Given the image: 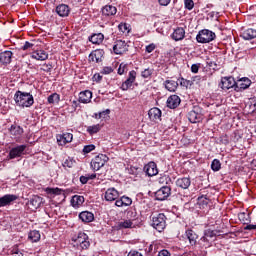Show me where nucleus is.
I'll use <instances>...</instances> for the list:
<instances>
[{"mask_svg": "<svg viewBox=\"0 0 256 256\" xmlns=\"http://www.w3.org/2000/svg\"><path fill=\"white\" fill-rule=\"evenodd\" d=\"M127 218L129 221H136L137 220V209L133 208L127 211Z\"/></svg>", "mask_w": 256, "mask_h": 256, "instance_id": "nucleus-46", "label": "nucleus"}, {"mask_svg": "<svg viewBox=\"0 0 256 256\" xmlns=\"http://www.w3.org/2000/svg\"><path fill=\"white\" fill-rule=\"evenodd\" d=\"M103 59H105V51L103 49L93 50L89 56V63H103Z\"/></svg>", "mask_w": 256, "mask_h": 256, "instance_id": "nucleus-8", "label": "nucleus"}, {"mask_svg": "<svg viewBox=\"0 0 256 256\" xmlns=\"http://www.w3.org/2000/svg\"><path fill=\"white\" fill-rule=\"evenodd\" d=\"M212 245H213V241L211 239L205 238V236H202L198 241V245L196 246L198 255L207 256V249H209V247H211Z\"/></svg>", "mask_w": 256, "mask_h": 256, "instance_id": "nucleus-5", "label": "nucleus"}, {"mask_svg": "<svg viewBox=\"0 0 256 256\" xmlns=\"http://www.w3.org/2000/svg\"><path fill=\"white\" fill-rule=\"evenodd\" d=\"M151 75H153V69L150 68H147L141 72V77H143V79H149Z\"/></svg>", "mask_w": 256, "mask_h": 256, "instance_id": "nucleus-53", "label": "nucleus"}, {"mask_svg": "<svg viewBox=\"0 0 256 256\" xmlns=\"http://www.w3.org/2000/svg\"><path fill=\"white\" fill-rule=\"evenodd\" d=\"M91 99H93V92H91V90H84L79 93V103H91Z\"/></svg>", "mask_w": 256, "mask_h": 256, "instance_id": "nucleus-22", "label": "nucleus"}, {"mask_svg": "<svg viewBox=\"0 0 256 256\" xmlns=\"http://www.w3.org/2000/svg\"><path fill=\"white\" fill-rule=\"evenodd\" d=\"M134 83H135V82H133L132 80L126 79V80L122 83L120 89H121L122 91H129V89H131V88L133 87V84H134Z\"/></svg>", "mask_w": 256, "mask_h": 256, "instance_id": "nucleus-45", "label": "nucleus"}, {"mask_svg": "<svg viewBox=\"0 0 256 256\" xmlns=\"http://www.w3.org/2000/svg\"><path fill=\"white\" fill-rule=\"evenodd\" d=\"M176 187L180 189H187L191 187V178L189 177H181L176 180Z\"/></svg>", "mask_w": 256, "mask_h": 256, "instance_id": "nucleus-31", "label": "nucleus"}, {"mask_svg": "<svg viewBox=\"0 0 256 256\" xmlns=\"http://www.w3.org/2000/svg\"><path fill=\"white\" fill-rule=\"evenodd\" d=\"M154 49H157V46L154 43H151L146 46V53H153Z\"/></svg>", "mask_w": 256, "mask_h": 256, "instance_id": "nucleus-60", "label": "nucleus"}, {"mask_svg": "<svg viewBox=\"0 0 256 256\" xmlns=\"http://www.w3.org/2000/svg\"><path fill=\"white\" fill-rule=\"evenodd\" d=\"M96 147L94 144H89L84 146L82 152L84 155H88V153H91V151H95Z\"/></svg>", "mask_w": 256, "mask_h": 256, "instance_id": "nucleus-51", "label": "nucleus"}, {"mask_svg": "<svg viewBox=\"0 0 256 256\" xmlns=\"http://www.w3.org/2000/svg\"><path fill=\"white\" fill-rule=\"evenodd\" d=\"M180 85H181V87H186V89H187V87H191L193 85V81L187 80L185 78H181Z\"/></svg>", "mask_w": 256, "mask_h": 256, "instance_id": "nucleus-56", "label": "nucleus"}, {"mask_svg": "<svg viewBox=\"0 0 256 256\" xmlns=\"http://www.w3.org/2000/svg\"><path fill=\"white\" fill-rule=\"evenodd\" d=\"M79 219L82 223H91L95 220L93 212L83 211L79 214Z\"/></svg>", "mask_w": 256, "mask_h": 256, "instance_id": "nucleus-26", "label": "nucleus"}, {"mask_svg": "<svg viewBox=\"0 0 256 256\" xmlns=\"http://www.w3.org/2000/svg\"><path fill=\"white\" fill-rule=\"evenodd\" d=\"M171 195V186H162L155 192L156 201H165Z\"/></svg>", "mask_w": 256, "mask_h": 256, "instance_id": "nucleus-10", "label": "nucleus"}, {"mask_svg": "<svg viewBox=\"0 0 256 256\" xmlns=\"http://www.w3.org/2000/svg\"><path fill=\"white\" fill-rule=\"evenodd\" d=\"M116 207H131L133 205V199L127 195L121 196L115 201Z\"/></svg>", "mask_w": 256, "mask_h": 256, "instance_id": "nucleus-21", "label": "nucleus"}, {"mask_svg": "<svg viewBox=\"0 0 256 256\" xmlns=\"http://www.w3.org/2000/svg\"><path fill=\"white\" fill-rule=\"evenodd\" d=\"M166 105L168 109H177L181 105V98L177 95H170L167 99Z\"/></svg>", "mask_w": 256, "mask_h": 256, "instance_id": "nucleus-19", "label": "nucleus"}, {"mask_svg": "<svg viewBox=\"0 0 256 256\" xmlns=\"http://www.w3.org/2000/svg\"><path fill=\"white\" fill-rule=\"evenodd\" d=\"M237 85V81H235V78L233 77H223L221 79V82L219 84V88L223 89V91H229V89H234Z\"/></svg>", "mask_w": 256, "mask_h": 256, "instance_id": "nucleus-9", "label": "nucleus"}, {"mask_svg": "<svg viewBox=\"0 0 256 256\" xmlns=\"http://www.w3.org/2000/svg\"><path fill=\"white\" fill-rule=\"evenodd\" d=\"M28 239L31 243H38L41 241V233L38 230H32L28 234Z\"/></svg>", "mask_w": 256, "mask_h": 256, "instance_id": "nucleus-37", "label": "nucleus"}, {"mask_svg": "<svg viewBox=\"0 0 256 256\" xmlns=\"http://www.w3.org/2000/svg\"><path fill=\"white\" fill-rule=\"evenodd\" d=\"M171 37L174 41H183L185 39V29L183 27L176 28Z\"/></svg>", "mask_w": 256, "mask_h": 256, "instance_id": "nucleus-27", "label": "nucleus"}, {"mask_svg": "<svg viewBox=\"0 0 256 256\" xmlns=\"http://www.w3.org/2000/svg\"><path fill=\"white\" fill-rule=\"evenodd\" d=\"M116 231H123L124 229H135V225L129 219L117 222L115 225Z\"/></svg>", "mask_w": 256, "mask_h": 256, "instance_id": "nucleus-20", "label": "nucleus"}, {"mask_svg": "<svg viewBox=\"0 0 256 256\" xmlns=\"http://www.w3.org/2000/svg\"><path fill=\"white\" fill-rule=\"evenodd\" d=\"M217 233H219V231L207 229L204 231V237L213 241V237H217Z\"/></svg>", "mask_w": 256, "mask_h": 256, "instance_id": "nucleus-44", "label": "nucleus"}, {"mask_svg": "<svg viewBox=\"0 0 256 256\" xmlns=\"http://www.w3.org/2000/svg\"><path fill=\"white\" fill-rule=\"evenodd\" d=\"M158 183L162 185V187H171L173 180H171V176L164 174L158 178Z\"/></svg>", "mask_w": 256, "mask_h": 256, "instance_id": "nucleus-34", "label": "nucleus"}, {"mask_svg": "<svg viewBox=\"0 0 256 256\" xmlns=\"http://www.w3.org/2000/svg\"><path fill=\"white\" fill-rule=\"evenodd\" d=\"M117 14V7L113 5H106L102 8V15L104 17H111Z\"/></svg>", "mask_w": 256, "mask_h": 256, "instance_id": "nucleus-32", "label": "nucleus"}, {"mask_svg": "<svg viewBox=\"0 0 256 256\" xmlns=\"http://www.w3.org/2000/svg\"><path fill=\"white\" fill-rule=\"evenodd\" d=\"M13 59V52L10 50H5L0 52V63L7 67V65H11V61Z\"/></svg>", "mask_w": 256, "mask_h": 256, "instance_id": "nucleus-17", "label": "nucleus"}, {"mask_svg": "<svg viewBox=\"0 0 256 256\" xmlns=\"http://www.w3.org/2000/svg\"><path fill=\"white\" fill-rule=\"evenodd\" d=\"M104 199L109 202L119 199V191L115 188H108L104 194Z\"/></svg>", "mask_w": 256, "mask_h": 256, "instance_id": "nucleus-18", "label": "nucleus"}, {"mask_svg": "<svg viewBox=\"0 0 256 256\" xmlns=\"http://www.w3.org/2000/svg\"><path fill=\"white\" fill-rule=\"evenodd\" d=\"M56 13L59 17H69V13H71V8L67 4H59L56 7Z\"/></svg>", "mask_w": 256, "mask_h": 256, "instance_id": "nucleus-24", "label": "nucleus"}, {"mask_svg": "<svg viewBox=\"0 0 256 256\" xmlns=\"http://www.w3.org/2000/svg\"><path fill=\"white\" fill-rule=\"evenodd\" d=\"M158 256H171V253L168 250L163 249L158 253Z\"/></svg>", "mask_w": 256, "mask_h": 256, "instance_id": "nucleus-64", "label": "nucleus"}, {"mask_svg": "<svg viewBox=\"0 0 256 256\" xmlns=\"http://www.w3.org/2000/svg\"><path fill=\"white\" fill-rule=\"evenodd\" d=\"M14 101L18 107H22V109L33 107L35 103V98L33 94L29 92H23L21 90H17L14 94Z\"/></svg>", "mask_w": 256, "mask_h": 256, "instance_id": "nucleus-1", "label": "nucleus"}, {"mask_svg": "<svg viewBox=\"0 0 256 256\" xmlns=\"http://www.w3.org/2000/svg\"><path fill=\"white\" fill-rule=\"evenodd\" d=\"M163 85L167 91L175 93L177 91V87H179V82L175 80H165Z\"/></svg>", "mask_w": 256, "mask_h": 256, "instance_id": "nucleus-28", "label": "nucleus"}, {"mask_svg": "<svg viewBox=\"0 0 256 256\" xmlns=\"http://www.w3.org/2000/svg\"><path fill=\"white\" fill-rule=\"evenodd\" d=\"M215 39H217V34L209 29H202L196 35L197 43H211L212 41H215Z\"/></svg>", "mask_w": 256, "mask_h": 256, "instance_id": "nucleus-3", "label": "nucleus"}, {"mask_svg": "<svg viewBox=\"0 0 256 256\" xmlns=\"http://www.w3.org/2000/svg\"><path fill=\"white\" fill-rule=\"evenodd\" d=\"M25 149H27V145L25 144L13 147L9 152L8 159H17V157H21L25 154Z\"/></svg>", "mask_w": 256, "mask_h": 256, "instance_id": "nucleus-12", "label": "nucleus"}, {"mask_svg": "<svg viewBox=\"0 0 256 256\" xmlns=\"http://www.w3.org/2000/svg\"><path fill=\"white\" fill-rule=\"evenodd\" d=\"M152 227L159 233L165 231V227H167V216L163 213L152 216Z\"/></svg>", "mask_w": 256, "mask_h": 256, "instance_id": "nucleus-4", "label": "nucleus"}, {"mask_svg": "<svg viewBox=\"0 0 256 256\" xmlns=\"http://www.w3.org/2000/svg\"><path fill=\"white\" fill-rule=\"evenodd\" d=\"M75 243L76 248L79 251H87L91 247V241L89 240V235L85 232H79L76 238H72Z\"/></svg>", "mask_w": 256, "mask_h": 256, "instance_id": "nucleus-2", "label": "nucleus"}, {"mask_svg": "<svg viewBox=\"0 0 256 256\" xmlns=\"http://www.w3.org/2000/svg\"><path fill=\"white\" fill-rule=\"evenodd\" d=\"M32 59H36V61H47L49 54L45 50H36L32 53Z\"/></svg>", "mask_w": 256, "mask_h": 256, "instance_id": "nucleus-29", "label": "nucleus"}, {"mask_svg": "<svg viewBox=\"0 0 256 256\" xmlns=\"http://www.w3.org/2000/svg\"><path fill=\"white\" fill-rule=\"evenodd\" d=\"M127 79L135 83V81L137 80V71L135 70L130 71Z\"/></svg>", "mask_w": 256, "mask_h": 256, "instance_id": "nucleus-58", "label": "nucleus"}, {"mask_svg": "<svg viewBox=\"0 0 256 256\" xmlns=\"http://www.w3.org/2000/svg\"><path fill=\"white\" fill-rule=\"evenodd\" d=\"M118 29H119V31H121V33H129V24H127V23H120L118 25Z\"/></svg>", "mask_w": 256, "mask_h": 256, "instance_id": "nucleus-54", "label": "nucleus"}, {"mask_svg": "<svg viewBox=\"0 0 256 256\" xmlns=\"http://www.w3.org/2000/svg\"><path fill=\"white\" fill-rule=\"evenodd\" d=\"M113 51L115 55H123V53L129 51V45L123 40H117L113 46Z\"/></svg>", "mask_w": 256, "mask_h": 256, "instance_id": "nucleus-11", "label": "nucleus"}, {"mask_svg": "<svg viewBox=\"0 0 256 256\" xmlns=\"http://www.w3.org/2000/svg\"><path fill=\"white\" fill-rule=\"evenodd\" d=\"M161 115H163V112L157 107H153L148 111V117L150 121H153L154 123H159V121H161Z\"/></svg>", "mask_w": 256, "mask_h": 256, "instance_id": "nucleus-16", "label": "nucleus"}, {"mask_svg": "<svg viewBox=\"0 0 256 256\" xmlns=\"http://www.w3.org/2000/svg\"><path fill=\"white\" fill-rule=\"evenodd\" d=\"M63 192L64 191L61 188H50V187H47L45 189V193H47V195H61Z\"/></svg>", "mask_w": 256, "mask_h": 256, "instance_id": "nucleus-43", "label": "nucleus"}, {"mask_svg": "<svg viewBox=\"0 0 256 256\" xmlns=\"http://www.w3.org/2000/svg\"><path fill=\"white\" fill-rule=\"evenodd\" d=\"M200 209H205L209 205V199L205 196H200L197 199Z\"/></svg>", "mask_w": 256, "mask_h": 256, "instance_id": "nucleus-41", "label": "nucleus"}, {"mask_svg": "<svg viewBox=\"0 0 256 256\" xmlns=\"http://www.w3.org/2000/svg\"><path fill=\"white\" fill-rule=\"evenodd\" d=\"M127 256H143V254L139 251L131 250Z\"/></svg>", "mask_w": 256, "mask_h": 256, "instance_id": "nucleus-63", "label": "nucleus"}, {"mask_svg": "<svg viewBox=\"0 0 256 256\" xmlns=\"http://www.w3.org/2000/svg\"><path fill=\"white\" fill-rule=\"evenodd\" d=\"M60 96L57 93H53L50 96H48L47 101L50 105H54L55 103H59Z\"/></svg>", "mask_w": 256, "mask_h": 256, "instance_id": "nucleus-47", "label": "nucleus"}, {"mask_svg": "<svg viewBox=\"0 0 256 256\" xmlns=\"http://www.w3.org/2000/svg\"><path fill=\"white\" fill-rule=\"evenodd\" d=\"M9 132L10 135H13L14 137H21V135L24 133V130L23 127L13 124L9 128Z\"/></svg>", "mask_w": 256, "mask_h": 256, "instance_id": "nucleus-36", "label": "nucleus"}, {"mask_svg": "<svg viewBox=\"0 0 256 256\" xmlns=\"http://www.w3.org/2000/svg\"><path fill=\"white\" fill-rule=\"evenodd\" d=\"M241 37L245 39V41H251V39H256V29L248 28L244 30L241 34Z\"/></svg>", "mask_w": 256, "mask_h": 256, "instance_id": "nucleus-33", "label": "nucleus"}, {"mask_svg": "<svg viewBox=\"0 0 256 256\" xmlns=\"http://www.w3.org/2000/svg\"><path fill=\"white\" fill-rule=\"evenodd\" d=\"M52 70H53L52 63H44L41 67V71H44V73H51Z\"/></svg>", "mask_w": 256, "mask_h": 256, "instance_id": "nucleus-52", "label": "nucleus"}, {"mask_svg": "<svg viewBox=\"0 0 256 256\" xmlns=\"http://www.w3.org/2000/svg\"><path fill=\"white\" fill-rule=\"evenodd\" d=\"M220 143L222 145H229V136L227 134L220 136Z\"/></svg>", "mask_w": 256, "mask_h": 256, "instance_id": "nucleus-59", "label": "nucleus"}, {"mask_svg": "<svg viewBox=\"0 0 256 256\" xmlns=\"http://www.w3.org/2000/svg\"><path fill=\"white\" fill-rule=\"evenodd\" d=\"M19 197L14 194H5L4 196L0 197V208L1 207H8L13 203V201H17Z\"/></svg>", "mask_w": 256, "mask_h": 256, "instance_id": "nucleus-14", "label": "nucleus"}, {"mask_svg": "<svg viewBox=\"0 0 256 256\" xmlns=\"http://www.w3.org/2000/svg\"><path fill=\"white\" fill-rule=\"evenodd\" d=\"M144 172L148 177H155L159 174V169H157V163L151 161L144 166Z\"/></svg>", "mask_w": 256, "mask_h": 256, "instance_id": "nucleus-13", "label": "nucleus"}, {"mask_svg": "<svg viewBox=\"0 0 256 256\" xmlns=\"http://www.w3.org/2000/svg\"><path fill=\"white\" fill-rule=\"evenodd\" d=\"M72 207H74L75 209L81 207V205H83V203H85V197L80 196V195H74L70 201Z\"/></svg>", "mask_w": 256, "mask_h": 256, "instance_id": "nucleus-35", "label": "nucleus"}, {"mask_svg": "<svg viewBox=\"0 0 256 256\" xmlns=\"http://www.w3.org/2000/svg\"><path fill=\"white\" fill-rule=\"evenodd\" d=\"M104 39L105 35H103V33H94L89 36L88 41H90V43H93V45H101Z\"/></svg>", "mask_w": 256, "mask_h": 256, "instance_id": "nucleus-30", "label": "nucleus"}, {"mask_svg": "<svg viewBox=\"0 0 256 256\" xmlns=\"http://www.w3.org/2000/svg\"><path fill=\"white\" fill-rule=\"evenodd\" d=\"M100 131H101V124H96V125L87 127V133H89V135H95L96 133H99Z\"/></svg>", "mask_w": 256, "mask_h": 256, "instance_id": "nucleus-42", "label": "nucleus"}, {"mask_svg": "<svg viewBox=\"0 0 256 256\" xmlns=\"http://www.w3.org/2000/svg\"><path fill=\"white\" fill-rule=\"evenodd\" d=\"M249 87H251V79L244 77L236 82L235 91H245V89H249Z\"/></svg>", "mask_w": 256, "mask_h": 256, "instance_id": "nucleus-15", "label": "nucleus"}, {"mask_svg": "<svg viewBox=\"0 0 256 256\" xmlns=\"http://www.w3.org/2000/svg\"><path fill=\"white\" fill-rule=\"evenodd\" d=\"M199 69H201V63L192 64L191 66L192 73H199Z\"/></svg>", "mask_w": 256, "mask_h": 256, "instance_id": "nucleus-61", "label": "nucleus"}, {"mask_svg": "<svg viewBox=\"0 0 256 256\" xmlns=\"http://www.w3.org/2000/svg\"><path fill=\"white\" fill-rule=\"evenodd\" d=\"M185 236L188 239L190 245H197V239H199V235L197 234V232H195V230L187 229L185 231Z\"/></svg>", "mask_w": 256, "mask_h": 256, "instance_id": "nucleus-25", "label": "nucleus"}, {"mask_svg": "<svg viewBox=\"0 0 256 256\" xmlns=\"http://www.w3.org/2000/svg\"><path fill=\"white\" fill-rule=\"evenodd\" d=\"M211 169L214 172L221 171V161L219 159H214L211 163Z\"/></svg>", "mask_w": 256, "mask_h": 256, "instance_id": "nucleus-48", "label": "nucleus"}, {"mask_svg": "<svg viewBox=\"0 0 256 256\" xmlns=\"http://www.w3.org/2000/svg\"><path fill=\"white\" fill-rule=\"evenodd\" d=\"M29 205H31L33 209H39L41 207V197L34 196L33 198H31Z\"/></svg>", "mask_w": 256, "mask_h": 256, "instance_id": "nucleus-40", "label": "nucleus"}, {"mask_svg": "<svg viewBox=\"0 0 256 256\" xmlns=\"http://www.w3.org/2000/svg\"><path fill=\"white\" fill-rule=\"evenodd\" d=\"M127 71H128L127 64L121 63L118 68V75H123V74L127 73Z\"/></svg>", "mask_w": 256, "mask_h": 256, "instance_id": "nucleus-57", "label": "nucleus"}, {"mask_svg": "<svg viewBox=\"0 0 256 256\" xmlns=\"http://www.w3.org/2000/svg\"><path fill=\"white\" fill-rule=\"evenodd\" d=\"M238 219L243 223V225H249V223H251V214L241 212L238 214Z\"/></svg>", "mask_w": 256, "mask_h": 256, "instance_id": "nucleus-39", "label": "nucleus"}, {"mask_svg": "<svg viewBox=\"0 0 256 256\" xmlns=\"http://www.w3.org/2000/svg\"><path fill=\"white\" fill-rule=\"evenodd\" d=\"M203 108L200 106H193L192 110L188 112V120L190 123H199L203 117Z\"/></svg>", "mask_w": 256, "mask_h": 256, "instance_id": "nucleus-7", "label": "nucleus"}, {"mask_svg": "<svg viewBox=\"0 0 256 256\" xmlns=\"http://www.w3.org/2000/svg\"><path fill=\"white\" fill-rule=\"evenodd\" d=\"M73 165H75V160L71 157H68L63 163H62V167H64V169H71L73 167Z\"/></svg>", "mask_w": 256, "mask_h": 256, "instance_id": "nucleus-49", "label": "nucleus"}, {"mask_svg": "<svg viewBox=\"0 0 256 256\" xmlns=\"http://www.w3.org/2000/svg\"><path fill=\"white\" fill-rule=\"evenodd\" d=\"M128 175H139V168L135 166H130L126 168Z\"/></svg>", "mask_w": 256, "mask_h": 256, "instance_id": "nucleus-50", "label": "nucleus"}, {"mask_svg": "<svg viewBox=\"0 0 256 256\" xmlns=\"http://www.w3.org/2000/svg\"><path fill=\"white\" fill-rule=\"evenodd\" d=\"M58 145H67V143H71L73 141V135L69 132L64 134H59L57 137Z\"/></svg>", "mask_w": 256, "mask_h": 256, "instance_id": "nucleus-23", "label": "nucleus"}, {"mask_svg": "<svg viewBox=\"0 0 256 256\" xmlns=\"http://www.w3.org/2000/svg\"><path fill=\"white\" fill-rule=\"evenodd\" d=\"M184 7L188 11H192L193 7H195V2H193V0H185Z\"/></svg>", "mask_w": 256, "mask_h": 256, "instance_id": "nucleus-55", "label": "nucleus"}, {"mask_svg": "<svg viewBox=\"0 0 256 256\" xmlns=\"http://www.w3.org/2000/svg\"><path fill=\"white\" fill-rule=\"evenodd\" d=\"M102 73H103V75H110V73H113V67H111V66H105V67L102 69Z\"/></svg>", "mask_w": 256, "mask_h": 256, "instance_id": "nucleus-62", "label": "nucleus"}, {"mask_svg": "<svg viewBox=\"0 0 256 256\" xmlns=\"http://www.w3.org/2000/svg\"><path fill=\"white\" fill-rule=\"evenodd\" d=\"M241 139H243V130H235L230 136V141L233 143H239Z\"/></svg>", "mask_w": 256, "mask_h": 256, "instance_id": "nucleus-38", "label": "nucleus"}, {"mask_svg": "<svg viewBox=\"0 0 256 256\" xmlns=\"http://www.w3.org/2000/svg\"><path fill=\"white\" fill-rule=\"evenodd\" d=\"M107 161H109V157H107V155L99 154L91 160L90 167L93 171H99L101 167H105V163H107Z\"/></svg>", "mask_w": 256, "mask_h": 256, "instance_id": "nucleus-6", "label": "nucleus"}]
</instances>
